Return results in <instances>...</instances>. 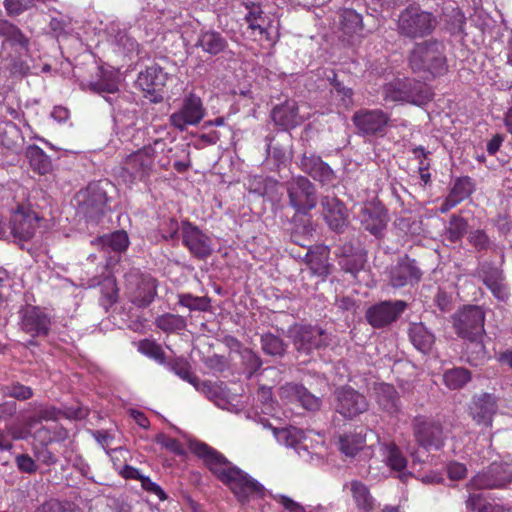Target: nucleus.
Returning <instances> with one entry per match:
<instances>
[{"label": "nucleus", "instance_id": "3c124183", "mask_svg": "<svg viewBox=\"0 0 512 512\" xmlns=\"http://www.w3.org/2000/svg\"><path fill=\"white\" fill-rule=\"evenodd\" d=\"M274 499L280 503L285 510L288 512H318L321 510V507H304L300 503L294 501L285 495H277L274 496Z\"/></svg>", "mask_w": 512, "mask_h": 512}, {"label": "nucleus", "instance_id": "680f3d73", "mask_svg": "<svg viewBox=\"0 0 512 512\" xmlns=\"http://www.w3.org/2000/svg\"><path fill=\"white\" fill-rule=\"evenodd\" d=\"M15 462L21 472L33 473L37 469L35 461L27 454L18 455Z\"/></svg>", "mask_w": 512, "mask_h": 512}, {"label": "nucleus", "instance_id": "39448f33", "mask_svg": "<svg viewBox=\"0 0 512 512\" xmlns=\"http://www.w3.org/2000/svg\"><path fill=\"white\" fill-rule=\"evenodd\" d=\"M453 326L456 333L482 350L483 345L478 342L484 332V312L480 307H465L453 316Z\"/></svg>", "mask_w": 512, "mask_h": 512}, {"label": "nucleus", "instance_id": "f257e3e1", "mask_svg": "<svg viewBox=\"0 0 512 512\" xmlns=\"http://www.w3.org/2000/svg\"><path fill=\"white\" fill-rule=\"evenodd\" d=\"M190 449L203 459L209 470L219 480L229 486L240 501H246L250 497L264 498L267 495L262 484L234 466L212 447L202 442L193 441L190 443Z\"/></svg>", "mask_w": 512, "mask_h": 512}, {"label": "nucleus", "instance_id": "c9c22d12", "mask_svg": "<svg viewBox=\"0 0 512 512\" xmlns=\"http://www.w3.org/2000/svg\"><path fill=\"white\" fill-rule=\"evenodd\" d=\"M26 156L33 171L40 175L48 174L52 170L50 157L38 146H30L27 149Z\"/></svg>", "mask_w": 512, "mask_h": 512}, {"label": "nucleus", "instance_id": "a211bd4d", "mask_svg": "<svg viewBox=\"0 0 512 512\" xmlns=\"http://www.w3.org/2000/svg\"><path fill=\"white\" fill-rule=\"evenodd\" d=\"M406 303L403 301H386L368 309L367 321L373 327H383L393 321L404 311Z\"/></svg>", "mask_w": 512, "mask_h": 512}, {"label": "nucleus", "instance_id": "13d9d810", "mask_svg": "<svg viewBox=\"0 0 512 512\" xmlns=\"http://www.w3.org/2000/svg\"><path fill=\"white\" fill-rule=\"evenodd\" d=\"M333 94L336 98L340 99L343 107L349 108L352 106V89L344 87L341 84L337 83L334 87Z\"/></svg>", "mask_w": 512, "mask_h": 512}, {"label": "nucleus", "instance_id": "774afa93", "mask_svg": "<svg viewBox=\"0 0 512 512\" xmlns=\"http://www.w3.org/2000/svg\"><path fill=\"white\" fill-rule=\"evenodd\" d=\"M479 512H512V510L499 504L487 503L479 509Z\"/></svg>", "mask_w": 512, "mask_h": 512}, {"label": "nucleus", "instance_id": "ea45409f", "mask_svg": "<svg viewBox=\"0 0 512 512\" xmlns=\"http://www.w3.org/2000/svg\"><path fill=\"white\" fill-rule=\"evenodd\" d=\"M101 242L104 247L110 248L116 252H122L127 249L129 238L125 231H116L101 237Z\"/></svg>", "mask_w": 512, "mask_h": 512}, {"label": "nucleus", "instance_id": "9d476101", "mask_svg": "<svg viewBox=\"0 0 512 512\" xmlns=\"http://www.w3.org/2000/svg\"><path fill=\"white\" fill-rule=\"evenodd\" d=\"M413 431L419 445L435 449L442 447L444 436L438 422L424 416H417L413 421Z\"/></svg>", "mask_w": 512, "mask_h": 512}, {"label": "nucleus", "instance_id": "c756f323", "mask_svg": "<svg viewBox=\"0 0 512 512\" xmlns=\"http://www.w3.org/2000/svg\"><path fill=\"white\" fill-rule=\"evenodd\" d=\"M89 89L102 95L107 101L106 94H115L119 90V75L114 70L101 69L99 78L89 83Z\"/></svg>", "mask_w": 512, "mask_h": 512}, {"label": "nucleus", "instance_id": "9b49d317", "mask_svg": "<svg viewBox=\"0 0 512 512\" xmlns=\"http://www.w3.org/2000/svg\"><path fill=\"white\" fill-rule=\"evenodd\" d=\"M336 410L345 418H354L368 410L369 404L364 395L351 387L336 390Z\"/></svg>", "mask_w": 512, "mask_h": 512}, {"label": "nucleus", "instance_id": "a18cd8bd", "mask_svg": "<svg viewBox=\"0 0 512 512\" xmlns=\"http://www.w3.org/2000/svg\"><path fill=\"white\" fill-rule=\"evenodd\" d=\"M156 324L161 330L166 332L182 330L185 327L184 319L173 314H165L158 317Z\"/></svg>", "mask_w": 512, "mask_h": 512}, {"label": "nucleus", "instance_id": "7c9ffc66", "mask_svg": "<svg viewBox=\"0 0 512 512\" xmlns=\"http://www.w3.org/2000/svg\"><path fill=\"white\" fill-rule=\"evenodd\" d=\"M376 401L380 408L390 415L399 412V399L395 388L386 383H380L375 386Z\"/></svg>", "mask_w": 512, "mask_h": 512}, {"label": "nucleus", "instance_id": "603ef678", "mask_svg": "<svg viewBox=\"0 0 512 512\" xmlns=\"http://www.w3.org/2000/svg\"><path fill=\"white\" fill-rule=\"evenodd\" d=\"M138 349L142 354L158 362L164 361V354L162 348L150 340L141 341L138 345Z\"/></svg>", "mask_w": 512, "mask_h": 512}, {"label": "nucleus", "instance_id": "423d86ee", "mask_svg": "<svg viewBox=\"0 0 512 512\" xmlns=\"http://www.w3.org/2000/svg\"><path fill=\"white\" fill-rule=\"evenodd\" d=\"M436 26L434 16L418 7H408L401 12L398 19L399 32L407 37H424Z\"/></svg>", "mask_w": 512, "mask_h": 512}, {"label": "nucleus", "instance_id": "c03bdc74", "mask_svg": "<svg viewBox=\"0 0 512 512\" xmlns=\"http://www.w3.org/2000/svg\"><path fill=\"white\" fill-rule=\"evenodd\" d=\"M79 199L86 206H98L104 203V193L97 184H89L88 187L78 195Z\"/></svg>", "mask_w": 512, "mask_h": 512}, {"label": "nucleus", "instance_id": "4be33fe9", "mask_svg": "<svg viewBox=\"0 0 512 512\" xmlns=\"http://www.w3.org/2000/svg\"><path fill=\"white\" fill-rule=\"evenodd\" d=\"M324 218L332 230L341 231L347 225V209L335 197H325L321 201Z\"/></svg>", "mask_w": 512, "mask_h": 512}, {"label": "nucleus", "instance_id": "bf43d9fd", "mask_svg": "<svg viewBox=\"0 0 512 512\" xmlns=\"http://www.w3.org/2000/svg\"><path fill=\"white\" fill-rule=\"evenodd\" d=\"M157 443L177 455H182L184 453L181 444L176 439L170 438L164 434L157 436Z\"/></svg>", "mask_w": 512, "mask_h": 512}, {"label": "nucleus", "instance_id": "864d4df0", "mask_svg": "<svg viewBox=\"0 0 512 512\" xmlns=\"http://www.w3.org/2000/svg\"><path fill=\"white\" fill-rule=\"evenodd\" d=\"M179 304L190 310H205L208 302L204 297H197L191 294L179 295Z\"/></svg>", "mask_w": 512, "mask_h": 512}, {"label": "nucleus", "instance_id": "c85d7f7f", "mask_svg": "<svg viewBox=\"0 0 512 512\" xmlns=\"http://www.w3.org/2000/svg\"><path fill=\"white\" fill-rule=\"evenodd\" d=\"M357 507L361 512H371L376 505V500L370 493L369 488L359 480H352L345 484Z\"/></svg>", "mask_w": 512, "mask_h": 512}, {"label": "nucleus", "instance_id": "338daca9", "mask_svg": "<svg viewBox=\"0 0 512 512\" xmlns=\"http://www.w3.org/2000/svg\"><path fill=\"white\" fill-rule=\"evenodd\" d=\"M258 398L263 402L264 408L263 411L265 413H269L272 410V406L270 402L272 401V392L270 388L262 387L258 391Z\"/></svg>", "mask_w": 512, "mask_h": 512}, {"label": "nucleus", "instance_id": "6e6552de", "mask_svg": "<svg viewBox=\"0 0 512 512\" xmlns=\"http://www.w3.org/2000/svg\"><path fill=\"white\" fill-rule=\"evenodd\" d=\"M205 116V108L202 100L195 93H189L183 99L179 110L170 115V124L179 131H184L188 126H195Z\"/></svg>", "mask_w": 512, "mask_h": 512}, {"label": "nucleus", "instance_id": "f03ea898", "mask_svg": "<svg viewBox=\"0 0 512 512\" xmlns=\"http://www.w3.org/2000/svg\"><path fill=\"white\" fill-rule=\"evenodd\" d=\"M166 150V143L158 139L152 144L126 154L121 161L120 177L128 184L145 180L151 175L158 154Z\"/></svg>", "mask_w": 512, "mask_h": 512}, {"label": "nucleus", "instance_id": "2f4dec72", "mask_svg": "<svg viewBox=\"0 0 512 512\" xmlns=\"http://www.w3.org/2000/svg\"><path fill=\"white\" fill-rule=\"evenodd\" d=\"M196 46L200 47L205 53L217 55L227 47L226 39L217 31H201Z\"/></svg>", "mask_w": 512, "mask_h": 512}, {"label": "nucleus", "instance_id": "37998d69", "mask_svg": "<svg viewBox=\"0 0 512 512\" xmlns=\"http://www.w3.org/2000/svg\"><path fill=\"white\" fill-rule=\"evenodd\" d=\"M39 420L29 419L27 423H14L8 427V433L14 440H25L32 435L31 430L36 427Z\"/></svg>", "mask_w": 512, "mask_h": 512}, {"label": "nucleus", "instance_id": "dca6fc26", "mask_svg": "<svg viewBox=\"0 0 512 512\" xmlns=\"http://www.w3.org/2000/svg\"><path fill=\"white\" fill-rule=\"evenodd\" d=\"M248 28L253 34L263 36L267 41L274 43L278 37L277 25L274 20L265 15L260 6L253 4L245 17Z\"/></svg>", "mask_w": 512, "mask_h": 512}, {"label": "nucleus", "instance_id": "5701e85b", "mask_svg": "<svg viewBox=\"0 0 512 512\" xmlns=\"http://www.w3.org/2000/svg\"><path fill=\"white\" fill-rule=\"evenodd\" d=\"M300 167L302 171L324 185L331 184L335 179L333 170L328 164L323 162L319 156L304 154L300 162Z\"/></svg>", "mask_w": 512, "mask_h": 512}, {"label": "nucleus", "instance_id": "8fccbe9b", "mask_svg": "<svg viewBox=\"0 0 512 512\" xmlns=\"http://www.w3.org/2000/svg\"><path fill=\"white\" fill-rule=\"evenodd\" d=\"M261 342L263 350L269 355L280 356L285 351L283 341L279 337L272 334H266L262 336Z\"/></svg>", "mask_w": 512, "mask_h": 512}, {"label": "nucleus", "instance_id": "4d7b16f0", "mask_svg": "<svg viewBox=\"0 0 512 512\" xmlns=\"http://www.w3.org/2000/svg\"><path fill=\"white\" fill-rule=\"evenodd\" d=\"M56 425L53 427L50 426H42L41 428L37 429L34 433V438L38 440L41 444L47 445L50 442L58 440V436L56 435L55 431H52V429H55Z\"/></svg>", "mask_w": 512, "mask_h": 512}, {"label": "nucleus", "instance_id": "f8f14e48", "mask_svg": "<svg viewBox=\"0 0 512 512\" xmlns=\"http://www.w3.org/2000/svg\"><path fill=\"white\" fill-rule=\"evenodd\" d=\"M39 220L35 212L20 207L12 215L9 234L16 240L27 241L34 236Z\"/></svg>", "mask_w": 512, "mask_h": 512}, {"label": "nucleus", "instance_id": "4c0bfd02", "mask_svg": "<svg viewBox=\"0 0 512 512\" xmlns=\"http://www.w3.org/2000/svg\"><path fill=\"white\" fill-rule=\"evenodd\" d=\"M155 284L152 279H144L134 293L132 302L139 307L148 306L156 294Z\"/></svg>", "mask_w": 512, "mask_h": 512}, {"label": "nucleus", "instance_id": "20e7f679", "mask_svg": "<svg viewBox=\"0 0 512 512\" xmlns=\"http://www.w3.org/2000/svg\"><path fill=\"white\" fill-rule=\"evenodd\" d=\"M260 423L263 425V428L272 430L278 443L293 448L302 458H312V451L310 450H316L318 446L323 445V440L320 439V436L313 434L311 431L305 433L303 430L293 426L278 429L272 427L270 423L264 420H261Z\"/></svg>", "mask_w": 512, "mask_h": 512}, {"label": "nucleus", "instance_id": "0e129e2a", "mask_svg": "<svg viewBox=\"0 0 512 512\" xmlns=\"http://www.w3.org/2000/svg\"><path fill=\"white\" fill-rule=\"evenodd\" d=\"M163 237L166 239H174L179 231V224L175 219H169L163 223L161 227Z\"/></svg>", "mask_w": 512, "mask_h": 512}, {"label": "nucleus", "instance_id": "4468645a", "mask_svg": "<svg viewBox=\"0 0 512 512\" xmlns=\"http://www.w3.org/2000/svg\"><path fill=\"white\" fill-rule=\"evenodd\" d=\"M498 467H493L489 472L477 474L468 484L469 497L466 500V508L468 511H474L480 503L481 494L474 492L477 489L501 488L506 485L507 481L493 477V473Z\"/></svg>", "mask_w": 512, "mask_h": 512}, {"label": "nucleus", "instance_id": "0eeeda50", "mask_svg": "<svg viewBox=\"0 0 512 512\" xmlns=\"http://www.w3.org/2000/svg\"><path fill=\"white\" fill-rule=\"evenodd\" d=\"M409 89L410 79H395L383 87L384 100L422 106L431 101L433 97L430 88L416 87V94H411Z\"/></svg>", "mask_w": 512, "mask_h": 512}, {"label": "nucleus", "instance_id": "09e8293b", "mask_svg": "<svg viewBox=\"0 0 512 512\" xmlns=\"http://www.w3.org/2000/svg\"><path fill=\"white\" fill-rule=\"evenodd\" d=\"M467 229L466 221L457 216H452L449 226L446 229L447 238L451 242L459 241Z\"/></svg>", "mask_w": 512, "mask_h": 512}, {"label": "nucleus", "instance_id": "052dcab7", "mask_svg": "<svg viewBox=\"0 0 512 512\" xmlns=\"http://www.w3.org/2000/svg\"><path fill=\"white\" fill-rule=\"evenodd\" d=\"M141 486L147 492L154 494L161 501L166 499V494L163 489L149 477H141Z\"/></svg>", "mask_w": 512, "mask_h": 512}, {"label": "nucleus", "instance_id": "6ab92c4d", "mask_svg": "<svg viewBox=\"0 0 512 512\" xmlns=\"http://www.w3.org/2000/svg\"><path fill=\"white\" fill-rule=\"evenodd\" d=\"M362 226L373 235L380 234L388 223L386 209L379 203H365L358 215Z\"/></svg>", "mask_w": 512, "mask_h": 512}, {"label": "nucleus", "instance_id": "a19ab883", "mask_svg": "<svg viewBox=\"0 0 512 512\" xmlns=\"http://www.w3.org/2000/svg\"><path fill=\"white\" fill-rule=\"evenodd\" d=\"M0 35L4 36L7 41L13 44H19L23 48L28 44V39L22 32L15 25L6 20L0 21Z\"/></svg>", "mask_w": 512, "mask_h": 512}, {"label": "nucleus", "instance_id": "f3484780", "mask_svg": "<svg viewBox=\"0 0 512 512\" xmlns=\"http://www.w3.org/2000/svg\"><path fill=\"white\" fill-rule=\"evenodd\" d=\"M422 277L416 262L408 257L402 258L390 271V283L394 288L413 286Z\"/></svg>", "mask_w": 512, "mask_h": 512}, {"label": "nucleus", "instance_id": "e433bc0d", "mask_svg": "<svg viewBox=\"0 0 512 512\" xmlns=\"http://www.w3.org/2000/svg\"><path fill=\"white\" fill-rule=\"evenodd\" d=\"M471 380L469 370L459 367L447 370L443 375L444 384L452 390L460 389Z\"/></svg>", "mask_w": 512, "mask_h": 512}, {"label": "nucleus", "instance_id": "49530a36", "mask_svg": "<svg viewBox=\"0 0 512 512\" xmlns=\"http://www.w3.org/2000/svg\"><path fill=\"white\" fill-rule=\"evenodd\" d=\"M321 256L318 258L313 252L308 253V263L313 272L317 275L324 276L329 273V264L327 262L328 251L326 248L321 249Z\"/></svg>", "mask_w": 512, "mask_h": 512}, {"label": "nucleus", "instance_id": "6e6d98bb", "mask_svg": "<svg viewBox=\"0 0 512 512\" xmlns=\"http://www.w3.org/2000/svg\"><path fill=\"white\" fill-rule=\"evenodd\" d=\"M472 192V183L470 178L458 179L451 191V194L460 202L467 198Z\"/></svg>", "mask_w": 512, "mask_h": 512}, {"label": "nucleus", "instance_id": "5fc2aeb1", "mask_svg": "<svg viewBox=\"0 0 512 512\" xmlns=\"http://www.w3.org/2000/svg\"><path fill=\"white\" fill-rule=\"evenodd\" d=\"M3 394L18 400H26L33 395L31 388L18 383L4 387Z\"/></svg>", "mask_w": 512, "mask_h": 512}, {"label": "nucleus", "instance_id": "bb28decb", "mask_svg": "<svg viewBox=\"0 0 512 512\" xmlns=\"http://www.w3.org/2000/svg\"><path fill=\"white\" fill-rule=\"evenodd\" d=\"M381 456L385 464L393 471L399 472L398 477L402 481H406L410 473L405 471L407 467V459L402 454L397 445L393 442L382 443L380 446Z\"/></svg>", "mask_w": 512, "mask_h": 512}, {"label": "nucleus", "instance_id": "de8ad7c7", "mask_svg": "<svg viewBox=\"0 0 512 512\" xmlns=\"http://www.w3.org/2000/svg\"><path fill=\"white\" fill-rule=\"evenodd\" d=\"M56 0H4V7L9 15H19L35 6L36 2L50 3Z\"/></svg>", "mask_w": 512, "mask_h": 512}, {"label": "nucleus", "instance_id": "473e14b6", "mask_svg": "<svg viewBox=\"0 0 512 512\" xmlns=\"http://www.w3.org/2000/svg\"><path fill=\"white\" fill-rule=\"evenodd\" d=\"M409 338L414 347L422 353L430 352L435 342L434 335L422 323L410 325Z\"/></svg>", "mask_w": 512, "mask_h": 512}, {"label": "nucleus", "instance_id": "7ed1b4c3", "mask_svg": "<svg viewBox=\"0 0 512 512\" xmlns=\"http://www.w3.org/2000/svg\"><path fill=\"white\" fill-rule=\"evenodd\" d=\"M409 65L414 72L429 73L433 77L445 74L448 66L442 43L426 41L415 45Z\"/></svg>", "mask_w": 512, "mask_h": 512}, {"label": "nucleus", "instance_id": "79ce46f5", "mask_svg": "<svg viewBox=\"0 0 512 512\" xmlns=\"http://www.w3.org/2000/svg\"><path fill=\"white\" fill-rule=\"evenodd\" d=\"M484 282L496 298L504 300L508 297V290L498 270H494L491 276H484Z\"/></svg>", "mask_w": 512, "mask_h": 512}, {"label": "nucleus", "instance_id": "b1692460", "mask_svg": "<svg viewBox=\"0 0 512 512\" xmlns=\"http://www.w3.org/2000/svg\"><path fill=\"white\" fill-rule=\"evenodd\" d=\"M271 117L273 122L283 130L292 129L304 121L298 113L297 103L292 100L274 107Z\"/></svg>", "mask_w": 512, "mask_h": 512}, {"label": "nucleus", "instance_id": "cd10ccee", "mask_svg": "<svg viewBox=\"0 0 512 512\" xmlns=\"http://www.w3.org/2000/svg\"><path fill=\"white\" fill-rule=\"evenodd\" d=\"M167 75L159 66H150L139 73L137 85L146 93L154 95L165 85Z\"/></svg>", "mask_w": 512, "mask_h": 512}, {"label": "nucleus", "instance_id": "58836bf2", "mask_svg": "<svg viewBox=\"0 0 512 512\" xmlns=\"http://www.w3.org/2000/svg\"><path fill=\"white\" fill-rule=\"evenodd\" d=\"M340 25L344 33H355L362 29V16L353 9H343L340 12Z\"/></svg>", "mask_w": 512, "mask_h": 512}, {"label": "nucleus", "instance_id": "1a4fd4ad", "mask_svg": "<svg viewBox=\"0 0 512 512\" xmlns=\"http://www.w3.org/2000/svg\"><path fill=\"white\" fill-rule=\"evenodd\" d=\"M290 205L300 213H306L317 204L314 185L305 177L293 178L288 183Z\"/></svg>", "mask_w": 512, "mask_h": 512}, {"label": "nucleus", "instance_id": "aec40b11", "mask_svg": "<svg viewBox=\"0 0 512 512\" xmlns=\"http://www.w3.org/2000/svg\"><path fill=\"white\" fill-rule=\"evenodd\" d=\"M279 397L284 403L298 402L307 410H317L320 407V399L312 395L305 387L286 383L279 388Z\"/></svg>", "mask_w": 512, "mask_h": 512}, {"label": "nucleus", "instance_id": "a878e982", "mask_svg": "<svg viewBox=\"0 0 512 512\" xmlns=\"http://www.w3.org/2000/svg\"><path fill=\"white\" fill-rule=\"evenodd\" d=\"M293 341L297 350L309 352L324 344L323 332L317 327L299 326L293 331Z\"/></svg>", "mask_w": 512, "mask_h": 512}, {"label": "nucleus", "instance_id": "f704fd0d", "mask_svg": "<svg viewBox=\"0 0 512 512\" xmlns=\"http://www.w3.org/2000/svg\"><path fill=\"white\" fill-rule=\"evenodd\" d=\"M197 390L222 409H225L229 403V393L222 382L205 381L197 386Z\"/></svg>", "mask_w": 512, "mask_h": 512}, {"label": "nucleus", "instance_id": "72a5a7b5", "mask_svg": "<svg viewBox=\"0 0 512 512\" xmlns=\"http://www.w3.org/2000/svg\"><path fill=\"white\" fill-rule=\"evenodd\" d=\"M366 444V433L359 432L344 433L339 437L338 448L346 457H355Z\"/></svg>", "mask_w": 512, "mask_h": 512}, {"label": "nucleus", "instance_id": "412c9836", "mask_svg": "<svg viewBox=\"0 0 512 512\" xmlns=\"http://www.w3.org/2000/svg\"><path fill=\"white\" fill-rule=\"evenodd\" d=\"M469 410L471 417L477 424L489 426L497 410L496 398L488 393L475 396Z\"/></svg>", "mask_w": 512, "mask_h": 512}, {"label": "nucleus", "instance_id": "393cba45", "mask_svg": "<svg viewBox=\"0 0 512 512\" xmlns=\"http://www.w3.org/2000/svg\"><path fill=\"white\" fill-rule=\"evenodd\" d=\"M50 328V319L37 307L27 308L22 316V329L32 336L46 335Z\"/></svg>", "mask_w": 512, "mask_h": 512}, {"label": "nucleus", "instance_id": "e2e57ef3", "mask_svg": "<svg viewBox=\"0 0 512 512\" xmlns=\"http://www.w3.org/2000/svg\"><path fill=\"white\" fill-rule=\"evenodd\" d=\"M469 241L479 250L486 248L488 245V237L482 230L471 231Z\"/></svg>", "mask_w": 512, "mask_h": 512}, {"label": "nucleus", "instance_id": "69168bd1", "mask_svg": "<svg viewBox=\"0 0 512 512\" xmlns=\"http://www.w3.org/2000/svg\"><path fill=\"white\" fill-rule=\"evenodd\" d=\"M466 471L465 465L458 462L450 463L447 467L448 475L453 480L462 479L466 475Z\"/></svg>", "mask_w": 512, "mask_h": 512}, {"label": "nucleus", "instance_id": "ddd939ff", "mask_svg": "<svg viewBox=\"0 0 512 512\" xmlns=\"http://www.w3.org/2000/svg\"><path fill=\"white\" fill-rule=\"evenodd\" d=\"M183 244L198 258H205L212 252L210 238L190 222L182 223Z\"/></svg>", "mask_w": 512, "mask_h": 512}, {"label": "nucleus", "instance_id": "2eb2a0df", "mask_svg": "<svg viewBox=\"0 0 512 512\" xmlns=\"http://www.w3.org/2000/svg\"><path fill=\"white\" fill-rule=\"evenodd\" d=\"M353 123L365 135H374L383 131L389 117L380 109H362L353 115Z\"/></svg>", "mask_w": 512, "mask_h": 512}]
</instances>
